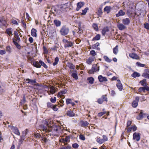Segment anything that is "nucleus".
Wrapping results in <instances>:
<instances>
[{"label": "nucleus", "mask_w": 149, "mask_h": 149, "mask_svg": "<svg viewBox=\"0 0 149 149\" xmlns=\"http://www.w3.org/2000/svg\"><path fill=\"white\" fill-rule=\"evenodd\" d=\"M69 32V29L66 25L63 26L60 30L61 34L63 36L67 35Z\"/></svg>", "instance_id": "nucleus-1"}, {"label": "nucleus", "mask_w": 149, "mask_h": 149, "mask_svg": "<svg viewBox=\"0 0 149 149\" xmlns=\"http://www.w3.org/2000/svg\"><path fill=\"white\" fill-rule=\"evenodd\" d=\"M52 13L54 15L56 16V15H60L62 13V11L59 7H53L52 8Z\"/></svg>", "instance_id": "nucleus-2"}, {"label": "nucleus", "mask_w": 149, "mask_h": 149, "mask_svg": "<svg viewBox=\"0 0 149 149\" xmlns=\"http://www.w3.org/2000/svg\"><path fill=\"white\" fill-rule=\"evenodd\" d=\"M62 41L64 44V47L66 48L67 47H70L73 45V43L70 41H69L68 40L63 39Z\"/></svg>", "instance_id": "nucleus-3"}, {"label": "nucleus", "mask_w": 149, "mask_h": 149, "mask_svg": "<svg viewBox=\"0 0 149 149\" xmlns=\"http://www.w3.org/2000/svg\"><path fill=\"white\" fill-rule=\"evenodd\" d=\"M104 101H107V98L106 97V95H102L101 98L97 100V102L99 104H101Z\"/></svg>", "instance_id": "nucleus-4"}, {"label": "nucleus", "mask_w": 149, "mask_h": 149, "mask_svg": "<svg viewBox=\"0 0 149 149\" xmlns=\"http://www.w3.org/2000/svg\"><path fill=\"white\" fill-rule=\"evenodd\" d=\"M133 139L137 141H139L140 139V134L138 132H134L133 134Z\"/></svg>", "instance_id": "nucleus-5"}, {"label": "nucleus", "mask_w": 149, "mask_h": 149, "mask_svg": "<svg viewBox=\"0 0 149 149\" xmlns=\"http://www.w3.org/2000/svg\"><path fill=\"white\" fill-rule=\"evenodd\" d=\"M52 130L55 132L58 133L61 132L62 130L60 126L56 125L52 127Z\"/></svg>", "instance_id": "nucleus-6"}, {"label": "nucleus", "mask_w": 149, "mask_h": 149, "mask_svg": "<svg viewBox=\"0 0 149 149\" xmlns=\"http://www.w3.org/2000/svg\"><path fill=\"white\" fill-rule=\"evenodd\" d=\"M139 100V97H136L135 100H134L132 103V105L133 107L136 108L137 107Z\"/></svg>", "instance_id": "nucleus-7"}, {"label": "nucleus", "mask_w": 149, "mask_h": 149, "mask_svg": "<svg viewBox=\"0 0 149 149\" xmlns=\"http://www.w3.org/2000/svg\"><path fill=\"white\" fill-rule=\"evenodd\" d=\"M13 29L12 28H8L6 29L5 33L7 34L9 37H11L13 36L12 32Z\"/></svg>", "instance_id": "nucleus-8"}, {"label": "nucleus", "mask_w": 149, "mask_h": 149, "mask_svg": "<svg viewBox=\"0 0 149 149\" xmlns=\"http://www.w3.org/2000/svg\"><path fill=\"white\" fill-rule=\"evenodd\" d=\"M27 129H26V130L25 131L22 132V136L21 138L19 140V143H22L24 139V137L27 133Z\"/></svg>", "instance_id": "nucleus-9"}, {"label": "nucleus", "mask_w": 149, "mask_h": 149, "mask_svg": "<svg viewBox=\"0 0 149 149\" xmlns=\"http://www.w3.org/2000/svg\"><path fill=\"white\" fill-rule=\"evenodd\" d=\"M11 129L12 130L13 132L15 134L18 135H20V132L17 127L12 126L11 127Z\"/></svg>", "instance_id": "nucleus-10"}, {"label": "nucleus", "mask_w": 149, "mask_h": 149, "mask_svg": "<svg viewBox=\"0 0 149 149\" xmlns=\"http://www.w3.org/2000/svg\"><path fill=\"white\" fill-rule=\"evenodd\" d=\"M84 5V2H80L77 3V7L76 8V10L78 11Z\"/></svg>", "instance_id": "nucleus-11"}, {"label": "nucleus", "mask_w": 149, "mask_h": 149, "mask_svg": "<svg viewBox=\"0 0 149 149\" xmlns=\"http://www.w3.org/2000/svg\"><path fill=\"white\" fill-rule=\"evenodd\" d=\"M95 57L93 56L90 57L86 61V63L88 64H91L94 61Z\"/></svg>", "instance_id": "nucleus-12"}, {"label": "nucleus", "mask_w": 149, "mask_h": 149, "mask_svg": "<svg viewBox=\"0 0 149 149\" xmlns=\"http://www.w3.org/2000/svg\"><path fill=\"white\" fill-rule=\"evenodd\" d=\"M122 22L124 25H128L130 22V19L128 18H126L123 19L122 20Z\"/></svg>", "instance_id": "nucleus-13"}, {"label": "nucleus", "mask_w": 149, "mask_h": 149, "mask_svg": "<svg viewBox=\"0 0 149 149\" xmlns=\"http://www.w3.org/2000/svg\"><path fill=\"white\" fill-rule=\"evenodd\" d=\"M19 32H18L17 31H14V37L15 38L16 41L19 42L20 40V39L19 37Z\"/></svg>", "instance_id": "nucleus-14"}, {"label": "nucleus", "mask_w": 149, "mask_h": 149, "mask_svg": "<svg viewBox=\"0 0 149 149\" xmlns=\"http://www.w3.org/2000/svg\"><path fill=\"white\" fill-rule=\"evenodd\" d=\"M118 83L116 84V86L121 91L123 88V86L121 83L120 81L119 80H117Z\"/></svg>", "instance_id": "nucleus-15"}, {"label": "nucleus", "mask_w": 149, "mask_h": 149, "mask_svg": "<svg viewBox=\"0 0 149 149\" xmlns=\"http://www.w3.org/2000/svg\"><path fill=\"white\" fill-rule=\"evenodd\" d=\"M98 79L100 82H102L104 81H107V79L106 77H103L101 75H99L98 76Z\"/></svg>", "instance_id": "nucleus-16"}, {"label": "nucleus", "mask_w": 149, "mask_h": 149, "mask_svg": "<svg viewBox=\"0 0 149 149\" xmlns=\"http://www.w3.org/2000/svg\"><path fill=\"white\" fill-rule=\"evenodd\" d=\"M149 91V87L148 86L141 87L139 89V92H141L142 91L145 92V90Z\"/></svg>", "instance_id": "nucleus-17"}, {"label": "nucleus", "mask_w": 149, "mask_h": 149, "mask_svg": "<svg viewBox=\"0 0 149 149\" xmlns=\"http://www.w3.org/2000/svg\"><path fill=\"white\" fill-rule=\"evenodd\" d=\"M118 29L120 30H123L126 28V27L122 24H119L117 25Z\"/></svg>", "instance_id": "nucleus-18"}, {"label": "nucleus", "mask_w": 149, "mask_h": 149, "mask_svg": "<svg viewBox=\"0 0 149 149\" xmlns=\"http://www.w3.org/2000/svg\"><path fill=\"white\" fill-rule=\"evenodd\" d=\"M144 115L145 114L143 113V111L141 110L139 116H137L136 118L138 120H140L144 117Z\"/></svg>", "instance_id": "nucleus-19"}, {"label": "nucleus", "mask_w": 149, "mask_h": 149, "mask_svg": "<svg viewBox=\"0 0 149 149\" xmlns=\"http://www.w3.org/2000/svg\"><path fill=\"white\" fill-rule=\"evenodd\" d=\"M125 15V13L123 10H120L118 11V13L116 14V16L118 17L120 16H124Z\"/></svg>", "instance_id": "nucleus-20"}, {"label": "nucleus", "mask_w": 149, "mask_h": 149, "mask_svg": "<svg viewBox=\"0 0 149 149\" xmlns=\"http://www.w3.org/2000/svg\"><path fill=\"white\" fill-rule=\"evenodd\" d=\"M130 57L134 59H139V56L135 53H132L129 54Z\"/></svg>", "instance_id": "nucleus-21"}, {"label": "nucleus", "mask_w": 149, "mask_h": 149, "mask_svg": "<svg viewBox=\"0 0 149 149\" xmlns=\"http://www.w3.org/2000/svg\"><path fill=\"white\" fill-rule=\"evenodd\" d=\"M68 116L70 117H72L75 116V114L72 111L69 110L67 113Z\"/></svg>", "instance_id": "nucleus-22"}, {"label": "nucleus", "mask_w": 149, "mask_h": 149, "mask_svg": "<svg viewBox=\"0 0 149 149\" xmlns=\"http://www.w3.org/2000/svg\"><path fill=\"white\" fill-rule=\"evenodd\" d=\"M54 22L56 27H59L61 26V22L57 19H55L54 21Z\"/></svg>", "instance_id": "nucleus-23"}, {"label": "nucleus", "mask_w": 149, "mask_h": 149, "mask_svg": "<svg viewBox=\"0 0 149 149\" xmlns=\"http://www.w3.org/2000/svg\"><path fill=\"white\" fill-rule=\"evenodd\" d=\"M33 65L37 68H40L41 66V64L40 63L39 61L38 62V61H34L33 62Z\"/></svg>", "instance_id": "nucleus-24"}, {"label": "nucleus", "mask_w": 149, "mask_h": 149, "mask_svg": "<svg viewBox=\"0 0 149 149\" xmlns=\"http://www.w3.org/2000/svg\"><path fill=\"white\" fill-rule=\"evenodd\" d=\"M37 30L36 29L34 28H33L31 31V35L33 37H36L37 34H36Z\"/></svg>", "instance_id": "nucleus-25"}, {"label": "nucleus", "mask_w": 149, "mask_h": 149, "mask_svg": "<svg viewBox=\"0 0 149 149\" xmlns=\"http://www.w3.org/2000/svg\"><path fill=\"white\" fill-rule=\"evenodd\" d=\"M113 53L116 55L117 54L118 52V46L117 45L113 49Z\"/></svg>", "instance_id": "nucleus-26"}, {"label": "nucleus", "mask_w": 149, "mask_h": 149, "mask_svg": "<svg viewBox=\"0 0 149 149\" xmlns=\"http://www.w3.org/2000/svg\"><path fill=\"white\" fill-rule=\"evenodd\" d=\"M77 74V71H75V72L72 73L71 76L75 79L77 80L78 78Z\"/></svg>", "instance_id": "nucleus-27"}, {"label": "nucleus", "mask_w": 149, "mask_h": 149, "mask_svg": "<svg viewBox=\"0 0 149 149\" xmlns=\"http://www.w3.org/2000/svg\"><path fill=\"white\" fill-rule=\"evenodd\" d=\"M111 9V7L110 6H106L104 9V10L105 12H106L107 14L109 13Z\"/></svg>", "instance_id": "nucleus-28"}, {"label": "nucleus", "mask_w": 149, "mask_h": 149, "mask_svg": "<svg viewBox=\"0 0 149 149\" xmlns=\"http://www.w3.org/2000/svg\"><path fill=\"white\" fill-rule=\"evenodd\" d=\"M109 31L108 28L107 27L104 28L102 30V35L104 36L106 32Z\"/></svg>", "instance_id": "nucleus-29"}, {"label": "nucleus", "mask_w": 149, "mask_h": 149, "mask_svg": "<svg viewBox=\"0 0 149 149\" xmlns=\"http://www.w3.org/2000/svg\"><path fill=\"white\" fill-rule=\"evenodd\" d=\"M134 78L136 77H139L141 76L140 74L137 72H134L131 75Z\"/></svg>", "instance_id": "nucleus-30"}, {"label": "nucleus", "mask_w": 149, "mask_h": 149, "mask_svg": "<svg viewBox=\"0 0 149 149\" xmlns=\"http://www.w3.org/2000/svg\"><path fill=\"white\" fill-rule=\"evenodd\" d=\"M27 105H26L23 107V109H24V111L22 110V112L24 114V115H26V113H27Z\"/></svg>", "instance_id": "nucleus-31"}, {"label": "nucleus", "mask_w": 149, "mask_h": 149, "mask_svg": "<svg viewBox=\"0 0 149 149\" xmlns=\"http://www.w3.org/2000/svg\"><path fill=\"white\" fill-rule=\"evenodd\" d=\"M81 125L82 127H86L89 124L87 121H81L80 122Z\"/></svg>", "instance_id": "nucleus-32"}, {"label": "nucleus", "mask_w": 149, "mask_h": 149, "mask_svg": "<svg viewBox=\"0 0 149 149\" xmlns=\"http://www.w3.org/2000/svg\"><path fill=\"white\" fill-rule=\"evenodd\" d=\"M98 64L93 65V67L94 68V69L95 72L98 71L99 70V66L98 65Z\"/></svg>", "instance_id": "nucleus-33"}, {"label": "nucleus", "mask_w": 149, "mask_h": 149, "mask_svg": "<svg viewBox=\"0 0 149 149\" xmlns=\"http://www.w3.org/2000/svg\"><path fill=\"white\" fill-rule=\"evenodd\" d=\"M48 126V124L47 123L46 126H45L44 125H42L41 126V128L44 131L47 132V131H48V130L47 129Z\"/></svg>", "instance_id": "nucleus-34"}, {"label": "nucleus", "mask_w": 149, "mask_h": 149, "mask_svg": "<svg viewBox=\"0 0 149 149\" xmlns=\"http://www.w3.org/2000/svg\"><path fill=\"white\" fill-rule=\"evenodd\" d=\"M36 83V79H29V84H31L32 85H34Z\"/></svg>", "instance_id": "nucleus-35"}, {"label": "nucleus", "mask_w": 149, "mask_h": 149, "mask_svg": "<svg viewBox=\"0 0 149 149\" xmlns=\"http://www.w3.org/2000/svg\"><path fill=\"white\" fill-rule=\"evenodd\" d=\"M68 66L70 69L74 70L75 68V65L70 63H68Z\"/></svg>", "instance_id": "nucleus-36"}, {"label": "nucleus", "mask_w": 149, "mask_h": 149, "mask_svg": "<svg viewBox=\"0 0 149 149\" xmlns=\"http://www.w3.org/2000/svg\"><path fill=\"white\" fill-rule=\"evenodd\" d=\"M87 80L88 81L89 83L92 84L93 83L94 79L92 77H90L87 78Z\"/></svg>", "instance_id": "nucleus-37"}, {"label": "nucleus", "mask_w": 149, "mask_h": 149, "mask_svg": "<svg viewBox=\"0 0 149 149\" xmlns=\"http://www.w3.org/2000/svg\"><path fill=\"white\" fill-rule=\"evenodd\" d=\"M103 58L106 62L108 63H110L112 61V60L110 59L107 56H104Z\"/></svg>", "instance_id": "nucleus-38"}, {"label": "nucleus", "mask_w": 149, "mask_h": 149, "mask_svg": "<svg viewBox=\"0 0 149 149\" xmlns=\"http://www.w3.org/2000/svg\"><path fill=\"white\" fill-rule=\"evenodd\" d=\"M102 8H98L97 10V15L99 16H101L102 15Z\"/></svg>", "instance_id": "nucleus-39"}, {"label": "nucleus", "mask_w": 149, "mask_h": 149, "mask_svg": "<svg viewBox=\"0 0 149 149\" xmlns=\"http://www.w3.org/2000/svg\"><path fill=\"white\" fill-rule=\"evenodd\" d=\"M142 76L146 78L149 79V74L147 72H143L142 74Z\"/></svg>", "instance_id": "nucleus-40"}, {"label": "nucleus", "mask_w": 149, "mask_h": 149, "mask_svg": "<svg viewBox=\"0 0 149 149\" xmlns=\"http://www.w3.org/2000/svg\"><path fill=\"white\" fill-rule=\"evenodd\" d=\"M88 9H89L88 7L85 8L84 10H82V13H81V15H85L87 10H88Z\"/></svg>", "instance_id": "nucleus-41"}, {"label": "nucleus", "mask_w": 149, "mask_h": 149, "mask_svg": "<svg viewBox=\"0 0 149 149\" xmlns=\"http://www.w3.org/2000/svg\"><path fill=\"white\" fill-rule=\"evenodd\" d=\"M100 35L99 34H97L92 39V41L95 40H98L100 39Z\"/></svg>", "instance_id": "nucleus-42"}, {"label": "nucleus", "mask_w": 149, "mask_h": 149, "mask_svg": "<svg viewBox=\"0 0 149 149\" xmlns=\"http://www.w3.org/2000/svg\"><path fill=\"white\" fill-rule=\"evenodd\" d=\"M142 85L143 86H145L146 85V79H143L142 81H141L140 82Z\"/></svg>", "instance_id": "nucleus-43"}, {"label": "nucleus", "mask_w": 149, "mask_h": 149, "mask_svg": "<svg viewBox=\"0 0 149 149\" xmlns=\"http://www.w3.org/2000/svg\"><path fill=\"white\" fill-rule=\"evenodd\" d=\"M100 45V43L97 42L93 45L92 47V49H96L97 47L99 46Z\"/></svg>", "instance_id": "nucleus-44"}, {"label": "nucleus", "mask_w": 149, "mask_h": 149, "mask_svg": "<svg viewBox=\"0 0 149 149\" xmlns=\"http://www.w3.org/2000/svg\"><path fill=\"white\" fill-rule=\"evenodd\" d=\"M58 61H59V58H58V57H56L55 59L54 62L53 63V65L54 66H55L57 64V63L58 62Z\"/></svg>", "instance_id": "nucleus-45"}, {"label": "nucleus", "mask_w": 149, "mask_h": 149, "mask_svg": "<svg viewBox=\"0 0 149 149\" xmlns=\"http://www.w3.org/2000/svg\"><path fill=\"white\" fill-rule=\"evenodd\" d=\"M96 141L100 144H102L104 142L102 139H101L100 138H98L97 139Z\"/></svg>", "instance_id": "nucleus-46"}, {"label": "nucleus", "mask_w": 149, "mask_h": 149, "mask_svg": "<svg viewBox=\"0 0 149 149\" xmlns=\"http://www.w3.org/2000/svg\"><path fill=\"white\" fill-rule=\"evenodd\" d=\"M39 63L40 64H41V66H43L44 68L46 69L47 68V66L44 62L42 61H39Z\"/></svg>", "instance_id": "nucleus-47"}, {"label": "nucleus", "mask_w": 149, "mask_h": 149, "mask_svg": "<svg viewBox=\"0 0 149 149\" xmlns=\"http://www.w3.org/2000/svg\"><path fill=\"white\" fill-rule=\"evenodd\" d=\"M92 26L94 29L96 31L98 30V27L97 25L95 23H93L92 25Z\"/></svg>", "instance_id": "nucleus-48"}, {"label": "nucleus", "mask_w": 149, "mask_h": 149, "mask_svg": "<svg viewBox=\"0 0 149 149\" xmlns=\"http://www.w3.org/2000/svg\"><path fill=\"white\" fill-rule=\"evenodd\" d=\"M90 54L91 55H92V56L95 57V56L97 54L95 52V50H91L90 52Z\"/></svg>", "instance_id": "nucleus-49"}, {"label": "nucleus", "mask_w": 149, "mask_h": 149, "mask_svg": "<svg viewBox=\"0 0 149 149\" xmlns=\"http://www.w3.org/2000/svg\"><path fill=\"white\" fill-rule=\"evenodd\" d=\"M50 92L52 94L54 93L55 92V88H54L53 87H51L50 88Z\"/></svg>", "instance_id": "nucleus-50"}, {"label": "nucleus", "mask_w": 149, "mask_h": 149, "mask_svg": "<svg viewBox=\"0 0 149 149\" xmlns=\"http://www.w3.org/2000/svg\"><path fill=\"white\" fill-rule=\"evenodd\" d=\"M13 42H14V44L15 45V46L17 47V48L18 49H20V47H21L20 46L18 43L17 42H16L15 40H13Z\"/></svg>", "instance_id": "nucleus-51"}, {"label": "nucleus", "mask_w": 149, "mask_h": 149, "mask_svg": "<svg viewBox=\"0 0 149 149\" xmlns=\"http://www.w3.org/2000/svg\"><path fill=\"white\" fill-rule=\"evenodd\" d=\"M144 28L147 29H149V24L148 23H145L144 24Z\"/></svg>", "instance_id": "nucleus-52"}, {"label": "nucleus", "mask_w": 149, "mask_h": 149, "mask_svg": "<svg viewBox=\"0 0 149 149\" xmlns=\"http://www.w3.org/2000/svg\"><path fill=\"white\" fill-rule=\"evenodd\" d=\"M136 65L137 66L140 67H144L145 66V65L143 64L140 63L139 62H137L136 63Z\"/></svg>", "instance_id": "nucleus-53"}, {"label": "nucleus", "mask_w": 149, "mask_h": 149, "mask_svg": "<svg viewBox=\"0 0 149 149\" xmlns=\"http://www.w3.org/2000/svg\"><path fill=\"white\" fill-rule=\"evenodd\" d=\"M72 102V100L71 99H70L68 98L66 100V103L67 105L69 104H70Z\"/></svg>", "instance_id": "nucleus-54"}, {"label": "nucleus", "mask_w": 149, "mask_h": 149, "mask_svg": "<svg viewBox=\"0 0 149 149\" xmlns=\"http://www.w3.org/2000/svg\"><path fill=\"white\" fill-rule=\"evenodd\" d=\"M80 139L83 141H84L85 140V138L84 136L82 134H80L79 136Z\"/></svg>", "instance_id": "nucleus-55"}, {"label": "nucleus", "mask_w": 149, "mask_h": 149, "mask_svg": "<svg viewBox=\"0 0 149 149\" xmlns=\"http://www.w3.org/2000/svg\"><path fill=\"white\" fill-rule=\"evenodd\" d=\"M56 97H54L53 98L52 97L50 99V101L51 102L53 103H54L56 102Z\"/></svg>", "instance_id": "nucleus-56"}, {"label": "nucleus", "mask_w": 149, "mask_h": 149, "mask_svg": "<svg viewBox=\"0 0 149 149\" xmlns=\"http://www.w3.org/2000/svg\"><path fill=\"white\" fill-rule=\"evenodd\" d=\"M78 29V31L77 32V33H79V34H81L82 33L83 30L81 27L79 28Z\"/></svg>", "instance_id": "nucleus-57"}, {"label": "nucleus", "mask_w": 149, "mask_h": 149, "mask_svg": "<svg viewBox=\"0 0 149 149\" xmlns=\"http://www.w3.org/2000/svg\"><path fill=\"white\" fill-rule=\"evenodd\" d=\"M95 72L94 69V68L92 67L91 69L88 71V72L90 74L93 73L94 72Z\"/></svg>", "instance_id": "nucleus-58"}, {"label": "nucleus", "mask_w": 149, "mask_h": 149, "mask_svg": "<svg viewBox=\"0 0 149 149\" xmlns=\"http://www.w3.org/2000/svg\"><path fill=\"white\" fill-rule=\"evenodd\" d=\"M95 72L94 69V68L92 67L91 69L88 71V72L90 74L93 73L94 72Z\"/></svg>", "instance_id": "nucleus-59"}, {"label": "nucleus", "mask_w": 149, "mask_h": 149, "mask_svg": "<svg viewBox=\"0 0 149 149\" xmlns=\"http://www.w3.org/2000/svg\"><path fill=\"white\" fill-rule=\"evenodd\" d=\"M72 147L74 148H77L79 147V145L76 143H74L72 145Z\"/></svg>", "instance_id": "nucleus-60"}, {"label": "nucleus", "mask_w": 149, "mask_h": 149, "mask_svg": "<svg viewBox=\"0 0 149 149\" xmlns=\"http://www.w3.org/2000/svg\"><path fill=\"white\" fill-rule=\"evenodd\" d=\"M11 22L13 24L18 25V23L17 21L14 19H12V20Z\"/></svg>", "instance_id": "nucleus-61"}, {"label": "nucleus", "mask_w": 149, "mask_h": 149, "mask_svg": "<svg viewBox=\"0 0 149 149\" xmlns=\"http://www.w3.org/2000/svg\"><path fill=\"white\" fill-rule=\"evenodd\" d=\"M70 136H67L65 138V143H67L68 142L70 141Z\"/></svg>", "instance_id": "nucleus-62"}, {"label": "nucleus", "mask_w": 149, "mask_h": 149, "mask_svg": "<svg viewBox=\"0 0 149 149\" xmlns=\"http://www.w3.org/2000/svg\"><path fill=\"white\" fill-rule=\"evenodd\" d=\"M106 111L100 112L98 113V115L99 116L101 117L103 116V115L106 114Z\"/></svg>", "instance_id": "nucleus-63"}, {"label": "nucleus", "mask_w": 149, "mask_h": 149, "mask_svg": "<svg viewBox=\"0 0 149 149\" xmlns=\"http://www.w3.org/2000/svg\"><path fill=\"white\" fill-rule=\"evenodd\" d=\"M103 139L102 140H104V142L106 141H107L108 140V138L107 137L104 135H103L102 136Z\"/></svg>", "instance_id": "nucleus-64"}]
</instances>
